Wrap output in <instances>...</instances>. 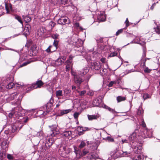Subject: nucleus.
Segmentation results:
<instances>
[{
  "instance_id": "412c9836",
  "label": "nucleus",
  "mask_w": 160,
  "mask_h": 160,
  "mask_svg": "<svg viewBox=\"0 0 160 160\" xmlns=\"http://www.w3.org/2000/svg\"><path fill=\"white\" fill-rule=\"evenodd\" d=\"M142 148L141 146L135 147L134 149V152L137 153H141L142 152Z\"/></svg>"
},
{
  "instance_id": "79ce46f5",
  "label": "nucleus",
  "mask_w": 160,
  "mask_h": 160,
  "mask_svg": "<svg viewBox=\"0 0 160 160\" xmlns=\"http://www.w3.org/2000/svg\"><path fill=\"white\" fill-rule=\"evenodd\" d=\"M31 61H27V62H24L22 64H21L20 65V67H22L23 66H26V65H28V64H29L31 62Z\"/></svg>"
},
{
  "instance_id": "4c0bfd02",
  "label": "nucleus",
  "mask_w": 160,
  "mask_h": 160,
  "mask_svg": "<svg viewBox=\"0 0 160 160\" xmlns=\"http://www.w3.org/2000/svg\"><path fill=\"white\" fill-rule=\"evenodd\" d=\"M59 34L57 33H55L52 35V37L54 39H58L59 37Z\"/></svg>"
},
{
  "instance_id": "ea45409f",
  "label": "nucleus",
  "mask_w": 160,
  "mask_h": 160,
  "mask_svg": "<svg viewBox=\"0 0 160 160\" xmlns=\"http://www.w3.org/2000/svg\"><path fill=\"white\" fill-rule=\"evenodd\" d=\"M86 143L83 141H82L80 145L78 146V148H82L85 147L86 145Z\"/></svg>"
},
{
  "instance_id": "ddd939ff",
  "label": "nucleus",
  "mask_w": 160,
  "mask_h": 160,
  "mask_svg": "<svg viewBox=\"0 0 160 160\" xmlns=\"http://www.w3.org/2000/svg\"><path fill=\"white\" fill-rule=\"evenodd\" d=\"M53 102V100L51 98L49 101L47 103L46 105L44 106V108H46V109H49L52 106Z\"/></svg>"
},
{
  "instance_id": "f03ea898",
  "label": "nucleus",
  "mask_w": 160,
  "mask_h": 160,
  "mask_svg": "<svg viewBox=\"0 0 160 160\" xmlns=\"http://www.w3.org/2000/svg\"><path fill=\"white\" fill-rule=\"evenodd\" d=\"M71 74L74 76V79L75 82L77 85H80L83 81L80 77L78 76V75H79V74L74 71H72Z\"/></svg>"
},
{
  "instance_id": "dca6fc26",
  "label": "nucleus",
  "mask_w": 160,
  "mask_h": 160,
  "mask_svg": "<svg viewBox=\"0 0 160 160\" xmlns=\"http://www.w3.org/2000/svg\"><path fill=\"white\" fill-rule=\"evenodd\" d=\"M136 132H133L130 136L129 137L128 139L130 142H131L134 140L136 139Z\"/></svg>"
},
{
  "instance_id": "bf43d9fd",
  "label": "nucleus",
  "mask_w": 160,
  "mask_h": 160,
  "mask_svg": "<svg viewBox=\"0 0 160 160\" xmlns=\"http://www.w3.org/2000/svg\"><path fill=\"white\" fill-rule=\"evenodd\" d=\"M83 129V127H78L77 128V131L78 132V134H79V132L82 131V130Z\"/></svg>"
},
{
  "instance_id": "1a4fd4ad",
  "label": "nucleus",
  "mask_w": 160,
  "mask_h": 160,
  "mask_svg": "<svg viewBox=\"0 0 160 160\" xmlns=\"http://www.w3.org/2000/svg\"><path fill=\"white\" fill-rule=\"evenodd\" d=\"M74 148L76 157L78 159H79L81 157H83L82 152L80 150H77V148L76 147L74 146Z\"/></svg>"
},
{
  "instance_id": "e2e57ef3",
  "label": "nucleus",
  "mask_w": 160,
  "mask_h": 160,
  "mask_svg": "<svg viewBox=\"0 0 160 160\" xmlns=\"http://www.w3.org/2000/svg\"><path fill=\"white\" fill-rule=\"evenodd\" d=\"M45 160H56V159L54 158L49 157L48 158H46Z\"/></svg>"
},
{
  "instance_id": "6e6552de",
  "label": "nucleus",
  "mask_w": 160,
  "mask_h": 160,
  "mask_svg": "<svg viewBox=\"0 0 160 160\" xmlns=\"http://www.w3.org/2000/svg\"><path fill=\"white\" fill-rule=\"evenodd\" d=\"M53 126V129L51 130L50 133L48 135V136L49 135V137L51 136L52 137H53L58 133L59 131L58 130L56 129V126L55 125Z\"/></svg>"
},
{
  "instance_id": "4468645a",
  "label": "nucleus",
  "mask_w": 160,
  "mask_h": 160,
  "mask_svg": "<svg viewBox=\"0 0 160 160\" xmlns=\"http://www.w3.org/2000/svg\"><path fill=\"white\" fill-rule=\"evenodd\" d=\"M88 68L85 67L82 69V71H78L77 73L78 74H79L80 75L82 76L86 74L88 72Z\"/></svg>"
},
{
  "instance_id": "f704fd0d",
  "label": "nucleus",
  "mask_w": 160,
  "mask_h": 160,
  "mask_svg": "<svg viewBox=\"0 0 160 160\" xmlns=\"http://www.w3.org/2000/svg\"><path fill=\"white\" fill-rule=\"evenodd\" d=\"M117 100L118 102L125 100V98L124 97L118 96L117 98Z\"/></svg>"
},
{
  "instance_id": "a18cd8bd",
  "label": "nucleus",
  "mask_w": 160,
  "mask_h": 160,
  "mask_svg": "<svg viewBox=\"0 0 160 160\" xmlns=\"http://www.w3.org/2000/svg\"><path fill=\"white\" fill-rule=\"evenodd\" d=\"M88 129V128L83 127V129L82 130V131L79 132V135H82L83 133L84 132L86 131Z\"/></svg>"
},
{
  "instance_id": "13d9d810",
  "label": "nucleus",
  "mask_w": 160,
  "mask_h": 160,
  "mask_svg": "<svg viewBox=\"0 0 160 160\" xmlns=\"http://www.w3.org/2000/svg\"><path fill=\"white\" fill-rule=\"evenodd\" d=\"M123 31L122 29H120V30H118L116 33V35L117 36L120 33H121Z\"/></svg>"
},
{
  "instance_id": "0eeeda50",
  "label": "nucleus",
  "mask_w": 160,
  "mask_h": 160,
  "mask_svg": "<svg viewBox=\"0 0 160 160\" xmlns=\"http://www.w3.org/2000/svg\"><path fill=\"white\" fill-rule=\"evenodd\" d=\"M71 42H70V43L74 45H78V41H81V39H79L78 38L76 37V36H74L72 37L71 39Z\"/></svg>"
},
{
  "instance_id": "e433bc0d",
  "label": "nucleus",
  "mask_w": 160,
  "mask_h": 160,
  "mask_svg": "<svg viewBox=\"0 0 160 160\" xmlns=\"http://www.w3.org/2000/svg\"><path fill=\"white\" fill-rule=\"evenodd\" d=\"M74 58V56H72L71 55H70L69 56V58L68 60L66 63H69L71 64L72 62V58Z\"/></svg>"
},
{
  "instance_id": "5701e85b",
  "label": "nucleus",
  "mask_w": 160,
  "mask_h": 160,
  "mask_svg": "<svg viewBox=\"0 0 160 160\" xmlns=\"http://www.w3.org/2000/svg\"><path fill=\"white\" fill-rule=\"evenodd\" d=\"M5 8L7 11V13H9V10H12V6L11 4H10L8 5L5 4Z\"/></svg>"
},
{
  "instance_id": "09e8293b",
  "label": "nucleus",
  "mask_w": 160,
  "mask_h": 160,
  "mask_svg": "<svg viewBox=\"0 0 160 160\" xmlns=\"http://www.w3.org/2000/svg\"><path fill=\"white\" fill-rule=\"evenodd\" d=\"M117 54V53L116 52H113L110 53V54L108 55V57H113L115 56H116Z\"/></svg>"
},
{
  "instance_id": "f8f14e48",
  "label": "nucleus",
  "mask_w": 160,
  "mask_h": 160,
  "mask_svg": "<svg viewBox=\"0 0 160 160\" xmlns=\"http://www.w3.org/2000/svg\"><path fill=\"white\" fill-rule=\"evenodd\" d=\"M71 151V150L69 148H67L66 150H65L64 151L62 152V154H59L62 157L66 158L68 156V154Z\"/></svg>"
},
{
  "instance_id": "c03bdc74",
  "label": "nucleus",
  "mask_w": 160,
  "mask_h": 160,
  "mask_svg": "<svg viewBox=\"0 0 160 160\" xmlns=\"http://www.w3.org/2000/svg\"><path fill=\"white\" fill-rule=\"evenodd\" d=\"M67 64L66 67V69L67 71H68L69 70V69L70 68V67L71 66V64L69 63H66Z\"/></svg>"
},
{
  "instance_id": "72a5a7b5",
  "label": "nucleus",
  "mask_w": 160,
  "mask_h": 160,
  "mask_svg": "<svg viewBox=\"0 0 160 160\" xmlns=\"http://www.w3.org/2000/svg\"><path fill=\"white\" fill-rule=\"evenodd\" d=\"M64 94L65 96H67L70 93L71 91L68 88H66L63 90Z\"/></svg>"
},
{
  "instance_id": "338daca9",
  "label": "nucleus",
  "mask_w": 160,
  "mask_h": 160,
  "mask_svg": "<svg viewBox=\"0 0 160 160\" xmlns=\"http://www.w3.org/2000/svg\"><path fill=\"white\" fill-rule=\"evenodd\" d=\"M155 5H156V3H154L152 5V6H151V7L150 9L151 10H152L153 9V8Z\"/></svg>"
},
{
  "instance_id": "a211bd4d",
  "label": "nucleus",
  "mask_w": 160,
  "mask_h": 160,
  "mask_svg": "<svg viewBox=\"0 0 160 160\" xmlns=\"http://www.w3.org/2000/svg\"><path fill=\"white\" fill-rule=\"evenodd\" d=\"M63 63V61L61 58H58L55 62V66H58L62 65Z\"/></svg>"
},
{
  "instance_id": "4be33fe9",
  "label": "nucleus",
  "mask_w": 160,
  "mask_h": 160,
  "mask_svg": "<svg viewBox=\"0 0 160 160\" xmlns=\"http://www.w3.org/2000/svg\"><path fill=\"white\" fill-rule=\"evenodd\" d=\"M88 117L89 120H93L96 119L98 118L97 115H88Z\"/></svg>"
},
{
  "instance_id": "b1692460",
  "label": "nucleus",
  "mask_w": 160,
  "mask_h": 160,
  "mask_svg": "<svg viewBox=\"0 0 160 160\" xmlns=\"http://www.w3.org/2000/svg\"><path fill=\"white\" fill-rule=\"evenodd\" d=\"M72 134L71 131H65L62 133V135L65 137H68Z\"/></svg>"
},
{
  "instance_id": "393cba45",
  "label": "nucleus",
  "mask_w": 160,
  "mask_h": 160,
  "mask_svg": "<svg viewBox=\"0 0 160 160\" xmlns=\"http://www.w3.org/2000/svg\"><path fill=\"white\" fill-rule=\"evenodd\" d=\"M31 50L34 53V54H35L37 52V47L36 45H33L31 48Z\"/></svg>"
},
{
  "instance_id": "3c124183",
  "label": "nucleus",
  "mask_w": 160,
  "mask_h": 160,
  "mask_svg": "<svg viewBox=\"0 0 160 160\" xmlns=\"http://www.w3.org/2000/svg\"><path fill=\"white\" fill-rule=\"evenodd\" d=\"M48 25L50 27L52 28L55 26V23L51 21L49 22Z\"/></svg>"
},
{
  "instance_id": "f3484780",
  "label": "nucleus",
  "mask_w": 160,
  "mask_h": 160,
  "mask_svg": "<svg viewBox=\"0 0 160 160\" xmlns=\"http://www.w3.org/2000/svg\"><path fill=\"white\" fill-rule=\"evenodd\" d=\"M71 110L72 109H71L61 110L60 111V116H62L64 114H67L71 112Z\"/></svg>"
},
{
  "instance_id": "37998d69",
  "label": "nucleus",
  "mask_w": 160,
  "mask_h": 160,
  "mask_svg": "<svg viewBox=\"0 0 160 160\" xmlns=\"http://www.w3.org/2000/svg\"><path fill=\"white\" fill-rule=\"evenodd\" d=\"M43 132L42 131L38 132L37 134V136L39 138H42V137H43Z\"/></svg>"
},
{
  "instance_id": "680f3d73",
  "label": "nucleus",
  "mask_w": 160,
  "mask_h": 160,
  "mask_svg": "<svg viewBox=\"0 0 160 160\" xmlns=\"http://www.w3.org/2000/svg\"><path fill=\"white\" fill-rule=\"evenodd\" d=\"M107 138L108 141L109 142H113L114 141V139L112 138H111L109 137H108Z\"/></svg>"
},
{
  "instance_id": "6e6d98bb",
  "label": "nucleus",
  "mask_w": 160,
  "mask_h": 160,
  "mask_svg": "<svg viewBox=\"0 0 160 160\" xmlns=\"http://www.w3.org/2000/svg\"><path fill=\"white\" fill-rule=\"evenodd\" d=\"M7 158L9 160H12L13 158V157L10 154H8Z\"/></svg>"
},
{
  "instance_id": "6ab92c4d",
  "label": "nucleus",
  "mask_w": 160,
  "mask_h": 160,
  "mask_svg": "<svg viewBox=\"0 0 160 160\" xmlns=\"http://www.w3.org/2000/svg\"><path fill=\"white\" fill-rule=\"evenodd\" d=\"M30 33V31L29 27H26L23 31V33L27 37V36L29 35Z\"/></svg>"
},
{
  "instance_id": "20e7f679",
  "label": "nucleus",
  "mask_w": 160,
  "mask_h": 160,
  "mask_svg": "<svg viewBox=\"0 0 160 160\" xmlns=\"http://www.w3.org/2000/svg\"><path fill=\"white\" fill-rule=\"evenodd\" d=\"M130 43H138L141 45H143L145 44V42L143 39L142 40L141 38L140 37H136V38L133 39Z\"/></svg>"
},
{
  "instance_id": "052dcab7",
  "label": "nucleus",
  "mask_w": 160,
  "mask_h": 160,
  "mask_svg": "<svg viewBox=\"0 0 160 160\" xmlns=\"http://www.w3.org/2000/svg\"><path fill=\"white\" fill-rule=\"evenodd\" d=\"M126 25V27H127L129 26V22L128 20V19L127 18L126 20V21L125 22Z\"/></svg>"
},
{
  "instance_id": "7c9ffc66",
  "label": "nucleus",
  "mask_w": 160,
  "mask_h": 160,
  "mask_svg": "<svg viewBox=\"0 0 160 160\" xmlns=\"http://www.w3.org/2000/svg\"><path fill=\"white\" fill-rule=\"evenodd\" d=\"M154 29L156 33L160 34V26L158 25L156 27L154 28Z\"/></svg>"
},
{
  "instance_id": "de8ad7c7",
  "label": "nucleus",
  "mask_w": 160,
  "mask_h": 160,
  "mask_svg": "<svg viewBox=\"0 0 160 160\" xmlns=\"http://www.w3.org/2000/svg\"><path fill=\"white\" fill-rule=\"evenodd\" d=\"M80 114V112H76L73 115L75 119H77L78 118L79 115Z\"/></svg>"
},
{
  "instance_id": "cd10ccee",
  "label": "nucleus",
  "mask_w": 160,
  "mask_h": 160,
  "mask_svg": "<svg viewBox=\"0 0 160 160\" xmlns=\"http://www.w3.org/2000/svg\"><path fill=\"white\" fill-rule=\"evenodd\" d=\"M119 153L120 154V157L126 156L130 154L129 152H123L122 151H120Z\"/></svg>"
},
{
  "instance_id": "58836bf2",
  "label": "nucleus",
  "mask_w": 160,
  "mask_h": 160,
  "mask_svg": "<svg viewBox=\"0 0 160 160\" xmlns=\"http://www.w3.org/2000/svg\"><path fill=\"white\" fill-rule=\"evenodd\" d=\"M143 158L142 156L141 155H138L137 156V158H134L133 159V160H142Z\"/></svg>"
},
{
  "instance_id": "49530a36",
  "label": "nucleus",
  "mask_w": 160,
  "mask_h": 160,
  "mask_svg": "<svg viewBox=\"0 0 160 160\" xmlns=\"http://www.w3.org/2000/svg\"><path fill=\"white\" fill-rule=\"evenodd\" d=\"M98 43H102L103 42V38L101 37H99L96 39Z\"/></svg>"
},
{
  "instance_id": "423d86ee",
  "label": "nucleus",
  "mask_w": 160,
  "mask_h": 160,
  "mask_svg": "<svg viewBox=\"0 0 160 160\" xmlns=\"http://www.w3.org/2000/svg\"><path fill=\"white\" fill-rule=\"evenodd\" d=\"M98 15L97 17L98 19L100 22L104 21L105 20L106 17L103 12H99Z\"/></svg>"
},
{
  "instance_id": "39448f33",
  "label": "nucleus",
  "mask_w": 160,
  "mask_h": 160,
  "mask_svg": "<svg viewBox=\"0 0 160 160\" xmlns=\"http://www.w3.org/2000/svg\"><path fill=\"white\" fill-rule=\"evenodd\" d=\"M101 68L100 63L99 62H94L92 63L91 68L92 69L98 70Z\"/></svg>"
},
{
  "instance_id": "a878e982",
  "label": "nucleus",
  "mask_w": 160,
  "mask_h": 160,
  "mask_svg": "<svg viewBox=\"0 0 160 160\" xmlns=\"http://www.w3.org/2000/svg\"><path fill=\"white\" fill-rule=\"evenodd\" d=\"M22 17L23 18V19H24L25 22L26 23L29 22L31 21V18L28 17L24 16L23 15L22 16Z\"/></svg>"
},
{
  "instance_id": "c756f323",
  "label": "nucleus",
  "mask_w": 160,
  "mask_h": 160,
  "mask_svg": "<svg viewBox=\"0 0 160 160\" xmlns=\"http://www.w3.org/2000/svg\"><path fill=\"white\" fill-rule=\"evenodd\" d=\"M89 155L90 156L89 158L90 159H96L97 158V157L95 155L93 152H90L89 154Z\"/></svg>"
},
{
  "instance_id": "2eb2a0df",
  "label": "nucleus",
  "mask_w": 160,
  "mask_h": 160,
  "mask_svg": "<svg viewBox=\"0 0 160 160\" xmlns=\"http://www.w3.org/2000/svg\"><path fill=\"white\" fill-rule=\"evenodd\" d=\"M49 110H48L46 112H44L42 110H39L37 111V114L38 116H41L43 117L45 115L47 114V112H49Z\"/></svg>"
},
{
  "instance_id": "2f4dec72",
  "label": "nucleus",
  "mask_w": 160,
  "mask_h": 160,
  "mask_svg": "<svg viewBox=\"0 0 160 160\" xmlns=\"http://www.w3.org/2000/svg\"><path fill=\"white\" fill-rule=\"evenodd\" d=\"M57 97H60L62 96V90H59L57 91L56 92Z\"/></svg>"
},
{
  "instance_id": "c9c22d12",
  "label": "nucleus",
  "mask_w": 160,
  "mask_h": 160,
  "mask_svg": "<svg viewBox=\"0 0 160 160\" xmlns=\"http://www.w3.org/2000/svg\"><path fill=\"white\" fill-rule=\"evenodd\" d=\"M89 152V150L86 149H83L82 151V153L83 156L86 155Z\"/></svg>"
},
{
  "instance_id": "473e14b6",
  "label": "nucleus",
  "mask_w": 160,
  "mask_h": 160,
  "mask_svg": "<svg viewBox=\"0 0 160 160\" xmlns=\"http://www.w3.org/2000/svg\"><path fill=\"white\" fill-rule=\"evenodd\" d=\"M53 143V141L52 138H49L48 139V141L47 142L46 145L47 146L48 145V146L50 147L51 146Z\"/></svg>"
},
{
  "instance_id": "0e129e2a",
  "label": "nucleus",
  "mask_w": 160,
  "mask_h": 160,
  "mask_svg": "<svg viewBox=\"0 0 160 160\" xmlns=\"http://www.w3.org/2000/svg\"><path fill=\"white\" fill-rule=\"evenodd\" d=\"M144 71L145 72L149 73L150 72V70L148 68H146L144 69Z\"/></svg>"
},
{
  "instance_id": "69168bd1",
  "label": "nucleus",
  "mask_w": 160,
  "mask_h": 160,
  "mask_svg": "<svg viewBox=\"0 0 160 160\" xmlns=\"http://www.w3.org/2000/svg\"><path fill=\"white\" fill-rule=\"evenodd\" d=\"M110 112L114 114H115V113H117V112L115 111L114 109H112Z\"/></svg>"
},
{
  "instance_id": "864d4df0",
  "label": "nucleus",
  "mask_w": 160,
  "mask_h": 160,
  "mask_svg": "<svg viewBox=\"0 0 160 160\" xmlns=\"http://www.w3.org/2000/svg\"><path fill=\"white\" fill-rule=\"evenodd\" d=\"M50 47H51V46H49V47L46 50V51L47 52L49 53H52Z\"/></svg>"
},
{
  "instance_id": "5fc2aeb1",
  "label": "nucleus",
  "mask_w": 160,
  "mask_h": 160,
  "mask_svg": "<svg viewBox=\"0 0 160 160\" xmlns=\"http://www.w3.org/2000/svg\"><path fill=\"white\" fill-rule=\"evenodd\" d=\"M149 95L148 94H145L143 95V98L144 100L149 98Z\"/></svg>"
},
{
  "instance_id": "c85d7f7f",
  "label": "nucleus",
  "mask_w": 160,
  "mask_h": 160,
  "mask_svg": "<svg viewBox=\"0 0 160 160\" xmlns=\"http://www.w3.org/2000/svg\"><path fill=\"white\" fill-rule=\"evenodd\" d=\"M17 95V93L15 92L13 93H12L10 95V96L9 97V99L11 100H13L16 97Z\"/></svg>"
},
{
  "instance_id": "bb28decb",
  "label": "nucleus",
  "mask_w": 160,
  "mask_h": 160,
  "mask_svg": "<svg viewBox=\"0 0 160 160\" xmlns=\"http://www.w3.org/2000/svg\"><path fill=\"white\" fill-rule=\"evenodd\" d=\"M14 17L15 18L18 20L23 25V22L21 18L17 14L14 15Z\"/></svg>"
},
{
  "instance_id": "774afa93",
  "label": "nucleus",
  "mask_w": 160,
  "mask_h": 160,
  "mask_svg": "<svg viewBox=\"0 0 160 160\" xmlns=\"http://www.w3.org/2000/svg\"><path fill=\"white\" fill-rule=\"evenodd\" d=\"M142 127L144 128H145L146 127V125L145 124V123L144 122V121H142Z\"/></svg>"
},
{
  "instance_id": "8fccbe9b",
  "label": "nucleus",
  "mask_w": 160,
  "mask_h": 160,
  "mask_svg": "<svg viewBox=\"0 0 160 160\" xmlns=\"http://www.w3.org/2000/svg\"><path fill=\"white\" fill-rule=\"evenodd\" d=\"M78 92L79 94V95L81 96H83L84 95L86 92V91L83 90L81 92H80L79 91H78Z\"/></svg>"
},
{
  "instance_id": "603ef678",
  "label": "nucleus",
  "mask_w": 160,
  "mask_h": 160,
  "mask_svg": "<svg viewBox=\"0 0 160 160\" xmlns=\"http://www.w3.org/2000/svg\"><path fill=\"white\" fill-rule=\"evenodd\" d=\"M14 83L12 82L9 83L8 85V88L9 89H10L13 88L14 86Z\"/></svg>"
},
{
  "instance_id": "9d476101",
  "label": "nucleus",
  "mask_w": 160,
  "mask_h": 160,
  "mask_svg": "<svg viewBox=\"0 0 160 160\" xmlns=\"http://www.w3.org/2000/svg\"><path fill=\"white\" fill-rule=\"evenodd\" d=\"M68 19V18L67 17H61L58 19L57 22L59 24L65 25Z\"/></svg>"
},
{
  "instance_id": "7ed1b4c3",
  "label": "nucleus",
  "mask_w": 160,
  "mask_h": 160,
  "mask_svg": "<svg viewBox=\"0 0 160 160\" xmlns=\"http://www.w3.org/2000/svg\"><path fill=\"white\" fill-rule=\"evenodd\" d=\"M44 84L43 82L41 80H38L36 83L32 84L30 87V90L33 89L38 88H40Z\"/></svg>"
},
{
  "instance_id": "4d7b16f0",
  "label": "nucleus",
  "mask_w": 160,
  "mask_h": 160,
  "mask_svg": "<svg viewBox=\"0 0 160 160\" xmlns=\"http://www.w3.org/2000/svg\"><path fill=\"white\" fill-rule=\"evenodd\" d=\"M60 1L62 4L65 5L67 3L68 0H60Z\"/></svg>"
},
{
  "instance_id": "f257e3e1",
  "label": "nucleus",
  "mask_w": 160,
  "mask_h": 160,
  "mask_svg": "<svg viewBox=\"0 0 160 160\" xmlns=\"http://www.w3.org/2000/svg\"><path fill=\"white\" fill-rule=\"evenodd\" d=\"M21 108L17 107L12 109L11 112L8 114V117L10 118H18L22 115L20 112Z\"/></svg>"
},
{
  "instance_id": "a19ab883",
  "label": "nucleus",
  "mask_w": 160,
  "mask_h": 160,
  "mask_svg": "<svg viewBox=\"0 0 160 160\" xmlns=\"http://www.w3.org/2000/svg\"><path fill=\"white\" fill-rule=\"evenodd\" d=\"M2 146L3 148H4V146H5V148H7L8 146V142L5 141H3L2 143Z\"/></svg>"
},
{
  "instance_id": "aec40b11",
  "label": "nucleus",
  "mask_w": 160,
  "mask_h": 160,
  "mask_svg": "<svg viewBox=\"0 0 160 160\" xmlns=\"http://www.w3.org/2000/svg\"><path fill=\"white\" fill-rule=\"evenodd\" d=\"M67 148H68L67 146H61L60 147L58 152L59 154H63L62 152L64 151L65 150H66V149Z\"/></svg>"
},
{
  "instance_id": "9b49d317",
  "label": "nucleus",
  "mask_w": 160,
  "mask_h": 160,
  "mask_svg": "<svg viewBox=\"0 0 160 160\" xmlns=\"http://www.w3.org/2000/svg\"><path fill=\"white\" fill-rule=\"evenodd\" d=\"M58 44V43L57 40H54L53 45H50V46L51 47L50 48L52 52L56 50Z\"/></svg>"
}]
</instances>
